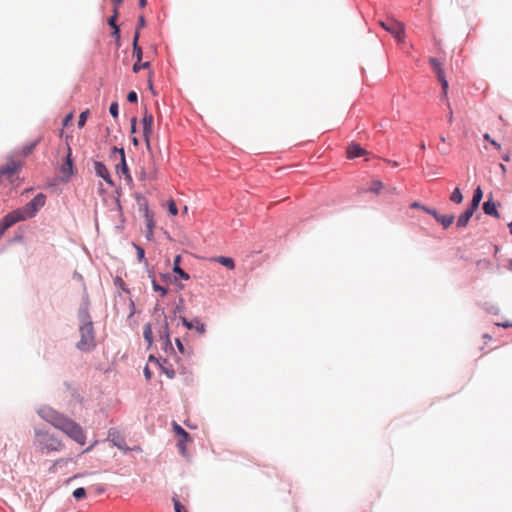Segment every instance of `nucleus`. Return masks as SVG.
Returning a JSON list of instances; mask_svg holds the SVG:
<instances>
[{
  "label": "nucleus",
  "instance_id": "obj_1",
  "mask_svg": "<svg viewBox=\"0 0 512 512\" xmlns=\"http://www.w3.org/2000/svg\"><path fill=\"white\" fill-rule=\"evenodd\" d=\"M38 415L55 428L64 432L68 437L80 445L86 442L83 428L70 418L58 413L51 407H42L37 411Z\"/></svg>",
  "mask_w": 512,
  "mask_h": 512
},
{
  "label": "nucleus",
  "instance_id": "obj_2",
  "mask_svg": "<svg viewBox=\"0 0 512 512\" xmlns=\"http://www.w3.org/2000/svg\"><path fill=\"white\" fill-rule=\"evenodd\" d=\"M80 340L76 347L82 352H90L96 346L93 322L88 307L81 305L78 310Z\"/></svg>",
  "mask_w": 512,
  "mask_h": 512
},
{
  "label": "nucleus",
  "instance_id": "obj_3",
  "mask_svg": "<svg viewBox=\"0 0 512 512\" xmlns=\"http://www.w3.org/2000/svg\"><path fill=\"white\" fill-rule=\"evenodd\" d=\"M480 205V184H478L473 191V196L470 205L459 215L456 226L464 228L469 223V220L478 209Z\"/></svg>",
  "mask_w": 512,
  "mask_h": 512
},
{
  "label": "nucleus",
  "instance_id": "obj_4",
  "mask_svg": "<svg viewBox=\"0 0 512 512\" xmlns=\"http://www.w3.org/2000/svg\"><path fill=\"white\" fill-rule=\"evenodd\" d=\"M35 435L38 438L42 449L47 451L60 450L62 444L60 439L55 434H50L48 431H44L42 429H35Z\"/></svg>",
  "mask_w": 512,
  "mask_h": 512
},
{
  "label": "nucleus",
  "instance_id": "obj_5",
  "mask_svg": "<svg viewBox=\"0 0 512 512\" xmlns=\"http://www.w3.org/2000/svg\"><path fill=\"white\" fill-rule=\"evenodd\" d=\"M45 203L46 195L44 193H38L27 204H25L22 209H19L21 211V216L24 217V220L33 218Z\"/></svg>",
  "mask_w": 512,
  "mask_h": 512
},
{
  "label": "nucleus",
  "instance_id": "obj_6",
  "mask_svg": "<svg viewBox=\"0 0 512 512\" xmlns=\"http://www.w3.org/2000/svg\"><path fill=\"white\" fill-rule=\"evenodd\" d=\"M59 170L62 174L61 181L64 183H68L71 177L77 172L72 159V149L70 146H67V154Z\"/></svg>",
  "mask_w": 512,
  "mask_h": 512
},
{
  "label": "nucleus",
  "instance_id": "obj_7",
  "mask_svg": "<svg viewBox=\"0 0 512 512\" xmlns=\"http://www.w3.org/2000/svg\"><path fill=\"white\" fill-rule=\"evenodd\" d=\"M380 26L393 35L398 41H403L405 27L401 22L395 19H389L386 22L381 21Z\"/></svg>",
  "mask_w": 512,
  "mask_h": 512
},
{
  "label": "nucleus",
  "instance_id": "obj_8",
  "mask_svg": "<svg viewBox=\"0 0 512 512\" xmlns=\"http://www.w3.org/2000/svg\"><path fill=\"white\" fill-rule=\"evenodd\" d=\"M429 63L433 69V71L435 72L440 84H441V87H442V90H443V97L442 98H446L447 96V91H448V87H449V83L445 77V73H444V70L442 69L441 67V64L440 62L438 61L437 58L435 57H430L429 58Z\"/></svg>",
  "mask_w": 512,
  "mask_h": 512
},
{
  "label": "nucleus",
  "instance_id": "obj_9",
  "mask_svg": "<svg viewBox=\"0 0 512 512\" xmlns=\"http://www.w3.org/2000/svg\"><path fill=\"white\" fill-rule=\"evenodd\" d=\"M24 221L20 210H14L6 214L0 221V234H3L17 222Z\"/></svg>",
  "mask_w": 512,
  "mask_h": 512
},
{
  "label": "nucleus",
  "instance_id": "obj_10",
  "mask_svg": "<svg viewBox=\"0 0 512 512\" xmlns=\"http://www.w3.org/2000/svg\"><path fill=\"white\" fill-rule=\"evenodd\" d=\"M179 321L186 329H195L196 332L200 335H203L206 332V325L202 323L198 317H195L192 320H188L184 316H179Z\"/></svg>",
  "mask_w": 512,
  "mask_h": 512
},
{
  "label": "nucleus",
  "instance_id": "obj_11",
  "mask_svg": "<svg viewBox=\"0 0 512 512\" xmlns=\"http://www.w3.org/2000/svg\"><path fill=\"white\" fill-rule=\"evenodd\" d=\"M153 115L145 111L144 116L142 118L143 125V137L146 142L147 149L150 150V136L153 130Z\"/></svg>",
  "mask_w": 512,
  "mask_h": 512
},
{
  "label": "nucleus",
  "instance_id": "obj_12",
  "mask_svg": "<svg viewBox=\"0 0 512 512\" xmlns=\"http://www.w3.org/2000/svg\"><path fill=\"white\" fill-rule=\"evenodd\" d=\"M94 170L97 177L102 178L108 185H115L110 172L102 161H94Z\"/></svg>",
  "mask_w": 512,
  "mask_h": 512
},
{
  "label": "nucleus",
  "instance_id": "obj_13",
  "mask_svg": "<svg viewBox=\"0 0 512 512\" xmlns=\"http://www.w3.org/2000/svg\"><path fill=\"white\" fill-rule=\"evenodd\" d=\"M499 205V203L497 202H494L492 200V194L490 193L489 194V198L487 201H485L483 204H482V211L488 215V216H493V217H496L498 218L499 217V213H498V210H497V206Z\"/></svg>",
  "mask_w": 512,
  "mask_h": 512
},
{
  "label": "nucleus",
  "instance_id": "obj_14",
  "mask_svg": "<svg viewBox=\"0 0 512 512\" xmlns=\"http://www.w3.org/2000/svg\"><path fill=\"white\" fill-rule=\"evenodd\" d=\"M181 260H182V257L180 254H178L174 257L172 271L175 274H177L180 277V279L187 281L190 279V275L187 272H185L182 269V267H180Z\"/></svg>",
  "mask_w": 512,
  "mask_h": 512
},
{
  "label": "nucleus",
  "instance_id": "obj_15",
  "mask_svg": "<svg viewBox=\"0 0 512 512\" xmlns=\"http://www.w3.org/2000/svg\"><path fill=\"white\" fill-rule=\"evenodd\" d=\"M20 164L14 161L7 163L5 166L0 168V176H6L7 178L13 177L19 170Z\"/></svg>",
  "mask_w": 512,
  "mask_h": 512
},
{
  "label": "nucleus",
  "instance_id": "obj_16",
  "mask_svg": "<svg viewBox=\"0 0 512 512\" xmlns=\"http://www.w3.org/2000/svg\"><path fill=\"white\" fill-rule=\"evenodd\" d=\"M366 151L357 143L351 142L347 148V157L354 159L364 155Z\"/></svg>",
  "mask_w": 512,
  "mask_h": 512
},
{
  "label": "nucleus",
  "instance_id": "obj_17",
  "mask_svg": "<svg viewBox=\"0 0 512 512\" xmlns=\"http://www.w3.org/2000/svg\"><path fill=\"white\" fill-rule=\"evenodd\" d=\"M108 438L112 440L113 444L119 448L128 450L129 448L125 445V440L123 437L117 434V432L114 429H110L108 432Z\"/></svg>",
  "mask_w": 512,
  "mask_h": 512
},
{
  "label": "nucleus",
  "instance_id": "obj_18",
  "mask_svg": "<svg viewBox=\"0 0 512 512\" xmlns=\"http://www.w3.org/2000/svg\"><path fill=\"white\" fill-rule=\"evenodd\" d=\"M136 202L138 205L139 212L143 214L144 218L146 215L153 214V212L148 207L147 199L143 195H136Z\"/></svg>",
  "mask_w": 512,
  "mask_h": 512
},
{
  "label": "nucleus",
  "instance_id": "obj_19",
  "mask_svg": "<svg viewBox=\"0 0 512 512\" xmlns=\"http://www.w3.org/2000/svg\"><path fill=\"white\" fill-rule=\"evenodd\" d=\"M139 37H140V33L138 32V29H137V30H135V33L133 36L132 46H133V55L136 57L138 62H140L143 57L142 48L139 46V43H138Z\"/></svg>",
  "mask_w": 512,
  "mask_h": 512
},
{
  "label": "nucleus",
  "instance_id": "obj_20",
  "mask_svg": "<svg viewBox=\"0 0 512 512\" xmlns=\"http://www.w3.org/2000/svg\"><path fill=\"white\" fill-rule=\"evenodd\" d=\"M116 173L120 176H124L128 173H130V169L128 167L126 156H123L122 159H120L119 163L115 166Z\"/></svg>",
  "mask_w": 512,
  "mask_h": 512
},
{
  "label": "nucleus",
  "instance_id": "obj_21",
  "mask_svg": "<svg viewBox=\"0 0 512 512\" xmlns=\"http://www.w3.org/2000/svg\"><path fill=\"white\" fill-rule=\"evenodd\" d=\"M454 219L455 217L453 214H440L436 221L440 223L444 229H447L454 222Z\"/></svg>",
  "mask_w": 512,
  "mask_h": 512
},
{
  "label": "nucleus",
  "instance_id": "obj_22",
  "mask_svg": "<svg viewBox=\"0 0 512 512\" xmlns=\"http://www.w3.org/2000/svg\"><path fill=\"white\" fill-rule=\"evenodd\" d=\"M173 431L181 437L179 440L191 441L190 434L176 422L173 423Z\"/></svg>",
  "mask_w": 512,
  "mask_h": 512
},
{
  "label": "nucleus",
  "instance_id": "obj_23",
  "mask_svg": "<svg viewBox=\"0 0 512 512\" xmlns=\"http://www.w3.org/2000/svg\"><path fill=\"white\" fill-rule=\"evenodd\" d=\"M213 260L220 263L221 265H223L224 267H226L228 269H234V267H235L234 260L231 257L217 256V257H214Z\"/></svg>",
  "mask_w": 512,
  "mask_h": 512
},
{
  "label": "nucleus",
  "instance_id": "obj_24",
  "mask_svg": "<svg viewBox=\"0 0 512 512\" xmlns=\"http://www.w3.org/2000/svg\"><path fill=\"white\" fill-rule=\"evenodd\" d=\"M149 277L151 278L152 288L155 292H159L162 297L166 296L168 293V289L164 286H161L155 279V277L150 273Z\"/></svg>",
  "mask_w": 512,
  "mask_h": 512
},
{
  "label": "nucleus",
  "instance_id": "obj_25",
  "mask_svg": "<svg viewBox=\"0 0 512 512\" xmlns=\"http://www.w3.org/2000/svg\"><path fill=\"white\" fill-rule=\"evenodd\" d=\"M167 363V360L166 359H163V363L160 364V369L161 371L169 378V379H173L176 375L175 373V370L173 369L172 366L170 367H167L165 366L164 364Z\"/></svg>",
  "mask_w": 512,
  "mask_h": 512
},
{
  "label": "nucleus",
  "instance_id": "obj_26",
  "mask_svg": "<svg viewBox=\"0 0 512 512\" xmlns=\"http://www.w3.org/2000/svg\"><path fill=\"white\" fill-rule=\"evenodd\" d=\"M143 337L145 341L148 342L149 345L152 344L153 341V332H152V326L150 323H147L143 328Z\"/></svg>",
  "mask_w": 512,
  "mask_h": 512
},
{
  "label": "nucleus",
  "instance_id": "obj_27",
  "mask_svg": "<svg viewBox=\"0 0 512 512\" xmlns=\"http://www.w3.org/2000/svg\"><path fill=\"white\" fill-rule=\"evenodd\" d=\"M450 201L456 204H460L463 201V194L461 190L457 187L453 190L450 195Z\"/></svg>",
  "mask_w": 512,
  "mask_h": 512
},
{
  "label": "nucleus",
  "instance_id": "obj_28",
  "mask_svg": "<svg viewBox=\"0 0 512 512\" xmlns=\"http://www.w3.org/2000/svg\"><path fill=\"white\" fill-rule=\"evenodd\" d=\"M160 339L162 341L170 340L169 326H168V322H167L166 318L164 320V325H163L162 329L160 330Z\"/></svg>",
  "mask_w": 512,
  "mask_h": 512
},
{
  "label": "nucleus",
  "instance_id": "obj_29",
  "mask_svg": "<svg viewBox=\"0 0 512 512\" xmlns=\"http://www.w3.org/2000/svg\"><path fill=\"white\" fill-rule=\"evenodd\" d=\"M86 489L84 487H78L76 488L72 495L76 500H82L86 497Z\"/></svg>",
  "mask_w": 512,
  "mask_h": 512
},
{
  "label": "nucleus",
  "instance_id": "obj_30",
  "mask_svg": "<svg viewBox=\"0 0 512 512\" xmlns=\"http://www.w3.org/2000/svg\"><path fill=\"white\" fill-rule=\"evenodd\" d=\"M150 67V62L149 61H146V62H136L133 64V67H132V70L134 73H138L141 69H146V68H149Z\"/></svg>",
  "mask_w": 512,
  "mask_h": 512
},
{
  "label": "nucleus",
  "instance_id": "obj_31",
  "mask_svg": "<svg viewBox=\"0 0 512 512\" xmlns=\"http://www.w3.org/2000/svg\"><path fill=\"white\" fill-rule=\"evenodd\" d=\"M133 247L136 249L137 252V260L139 262H142L145 260V250L138 244L132 243Z\"/></svg>",
  "mask_w": 512,
  "mask_h": 512
},
{
  "label": "nucleus",
  "instance_id": "obj_32",
  "mask_svg": "<svg viewBox=\"0 0 512 512\" xmlns=\"http://www.w3.org/2000/svg\"><path fill=\"white\" fill-rule=\"evenodd\" d=\"M117 154H119L120 159H122V158H123V156H125V150H124V148H122V147H120V148H118V147H113V148L111 149V151H110V155H109L110 159H114V158L116 157V155H117Z\"/></svg>",
  "mask_w": 512,
  "mask_h": 512
},
{
  "label": "nucleus",
  "instance_id": "obj_33",
  "mask_svg": "<svg viewBox=\"0 0 512 512\" xmlns=\"http://www.w3.org/2000/svg\"><path fill=\"white\" fill-rule=\"evenodd\" d=\"M89 114H90V112L88 109L80 113L79 119H78V127L79 128H82L85 126Z\"/></svg>",
  "mask_w": 512,
  "mask_h": 512
},
{
  "label": "nucleus",
  "instance_id": "obj_34",
  "mask_svg": "<svg viewBox=\"0 0 512 512\" xmlns=\"http://www.w3.org/2000/svg\"><path fill=\"white\" fill-rule=\"evenodd\" d=\"M172 501H173V505H174V510L175 512H187V510L185 509V507L182 505V503L180 502V500L177 498V496H174L172 498Z\"/></svg>",
  "mask_w": 512,
  "mask_h": 512
},
{
  "label": "nucleus",
  "instance_id": "obj_35",
  "mask_svg": "<svg viewBox=\"0 0 512 512\" xmlns=\"http://www.w3.org/2000/svg\"><path fill=\"white\" fill-rule=\"evenodd\" d=\"M109 112L113 118H117L119 116V104L117 101H113L110 104Z\"/></svg>",
  "mask_w": 512,
  "mask_h": 512
},
{
  "label": "nucleus",
  "instance_id": "obj_36",
  "mask_svg": "<svg viewBox=\"0 0 512 512\" xmlns=\"http://www.w3.org/2000/svg\"><path fill=\"white\" fill-rule=\"evenodd\" d=\"M382 188H383V184H382V182H381V181H379V180H374V181L372 182L371 187L369 188V191L377 194V193H379V192H380V190H381Z\"/></svg>",
  "mask_w": 512,
  "mask_h": 512
},
{
  "label": "nucleus",
  "instance_id": "obj_37",
  "mask_svg": "<svg viewBox=\"0 0 512 512\" xmlns=\"http://www.w3.org/2000/svg\"><path fill=\"white\" fill-rule=\"evenodd\" d=\"M145 222H146L147 230H154V227H155L154 214L146 215Z\"/></svg>",
  "mask_w": 512,
  "mask_h": 512
},
{
  "label": "nucleus",
  "instance_id": "obj_38",
  "mask_svg": "<svg viewBox=\"0 0 512 512\" xmlns=\"http://www.w3.org/2000/svg\"><path fill=\"white\" fill-rule=\"evenodd\" d=\"M117 18H118V9H117V7H115L113 10V15L110 16L107 20V24L110 27H114L115 25H117Z\"/></svg>",
  "mask_w": 512,
  "mask_h": 512
},
{
  "label": "nucleus",
  "instance_id": "obj_39",
  "mask_svg": "<svg viewBox=\"0 0 512 512\" xmlns=\"http://www.w3.org/2000/svg\"><path fill=\"white\" fill-rule=\"evenodd\" d=\"M162 350H164L165 353H174V348L171 339L162 341Z\"/></svg>",
  "mask_w": 512,
  "mask_h": 512
},
{
  "label": "nucleus",
  "instance_id": "obj_40",
  "mask_svg": "<svg viewBox=\"0 0 512 512\" xmlns=\"http://www.w3.org/2000/svg\"><path fill=\"white\" fill-rule=\"evenodd\" d=\"M168 212H169L171 215H173V216H175V215H177V214H178V208H177V205H176L175 201H174V200H172V199L168 201Z\"/></svg>",
  "mask_w": 512,
  "mask_h": 512
},
{
  "label": "nucleus",
  "instance_id": "obj_41",
  "mask_svg": "<svg viewBox=\"0 0 512 512\" xmlns=\"http://www.w3.org/2000/svg\"><path fill=\"white\" fill-rule=\"evenodd\" d=\"M112 29V36L115 38V41L117 43V45L119 46L120 45V39H121V36H120V28L118 25H115L114 27H111Z\"/></svg>",
  "mask_w": 512,
  "mask_h": 512
},
{
  "label": "nucleus",
  "instance_id": "obj_42",
  "mask_svg": "<svg viewBox=\"0 0 512 512\" xmlns=\"http://www.w3.org/2000/svg\"><path fill=\"white\" fill-rule=\"evenodd\" d=\"M127 101L130 103H137L138 94L133 90L129 91L127 94Z\"/></svg>",
  "mask_w": 512,
  "mask_h": 512
},
{
  "label": "nucleus",
  "instance_id": "obj_43",
  "mask_svg": "<svg viewBox=\"0 0 512 512\" xmlns=\"http://www.w3.org/2000/svg\"><path fill=\"white\" fill-rule=\"evenodd\" d=\"M482 138L486 141H489L496 149H500V144L498 142H496L495 140L491 139L490 137V134L488 133H485V134H482Z\"/></svg>",
  "mask_w": 512,
  "mask_h": 512
},
{
  "label": "nucleus",
  "instance_id": "obj_44",
  "mask_svg": "<svg viewBox=\"0 0 512 512\" xmlns=\"http://www.w3.org/2000/svg\"><path fill=\"white\" fill-rule=\"evenodd\" d=\"M188 441H185V440H178L177 442V447L179 449V452L182 454V455H185L186 453V443Z\"/></svg>",
  "mask_w": 512,
  "mask_h": 512
},
{
  "label": "nucleus",
  "instance_id": "obj_45",
  "mask_svg": "<svg viewBox=\"0 0 512 512\" xmlns=\"http://www.w3.org/2000/svg\"><path fill=\"white\" fill-rule=\"evenodd\" d=\"M175 344L181 354H186V348L184 347L183 343L181 342V340L179 338L175 339Z\"/></svg>",
  "mask_w": 512,
  "mask_h": 512
},
{
  "label": "nucleus",
  "instance_id": "obj_46",
  "mask_svg": "<svg viewBox=\"0 0 512 512\" xmlns=\"http://www.w3.org/2000/svg\"><path fill=\"white\" fill-rule=\"evenodd\" d=\"M145 26H146V20L143 15H140L138 18L136 30L138 29V32L140 33V29L144 28Z\"/></svg>",
  "mask_w": 512,
  "mask_h": 512
},
{
  "label": "nucleus",
  "instance_id": "obj_47",
  "mask_svg": "<svg viewBox=\"0 0 512 512\" xmlns=\"http://www.w3.org/2000/svg\"><path fill=\"white\" fill-rule=\"evenodd\" d=\"M36 144H37V142H33L30 145L26 146L23 151L24 154L27 155V154L31 153L33 151V149L35 148Z\"/></svg>",
  "mask_w": 512,
  "mask_h": 512
},
{
  "label": "nucleus",
  "instance_id": "obj_48",
  "mask_svg": "<svg viewBox=\"0 0 512 512\" xmlns=\"http://www.w3.org/2000/svg\"><path fill=\"white\" fill-rule=\"evenodd\" d=\"M183 302H184L183 298H182V297H180V298H179V304H178V305H176V307H175V309H174V313L182 312V311H183V309H184V307H183Z\"/></svg>",
  "mask_w": 512,
  "mask_h": 512
},
{
  "label": "nucleus",
  "instance_id": "obj_49",
  "mask_svg": "<svg viewBox=\"0 0 512 512\" xmlns=\"http://www.w3.org/2000/svg\"><path fill=\"white\" fill-rule=\"evenodd\" d=\"M136 125H137V118L136 117H133L131 119V127H130V132L132 134H134L136 132Z\"/></svg>",
  "mask_w": 512,
  "mask_h": 512
},
{
  "label": "nucleus",
  "instance_id": "obj_50",
  "mask_svg": "<svg viewBox=\"0 0 512 512\" xmlns=\"http://www.w3.org/2000/svg\"><path fill=\"white\" fill-rule=\"evenodd\" d=\"M72 117H73V114H72V113L67 114V115L63 118V120H62V124H63V126H67V125H68V123L72 120Z\"/></svg>",
  "mask_w": 512,
  "mask_h": 512
},
{
  "label": "nucleus",
  "instance_id": "obj_51",
  "mask_svg": "<svg viewBox=\"0 0 512 512\" xmlns=\"http://www.w3.org/2000/svg\"><path fill=\"white\" fill-rule=\"evenodd\" d=\"M143 373L147 380H150L152 378V372L150 371L148 365L145 366Z\"/></svg>",
  "mask_w": 512,
  "mask_h": 512
},
{
  "label": "nucleus",
  "instance_id": "obj_52",
  "mask_svg": "<svg viewBox=\"0 0 512 512\" xmlns=\"http://www.w3.org/2000/svg\"><path fill=\"white\" fill-rule=\"evenodd\" d=\"M148 361L149 362H154L155 364H157L158 366H160L161 362H160V359L157 358L155 355L151 354L149 355L148 357Z\"/></svg>",
  "mask_w": 512,
  "mask_h": 512
},
{
  "label": "nucleus",
  "instance_id": "obj_53",
  "mask_svg": "<svg viewBox=\"0 0 512 512\" xmlns=\"http://www.w3.org/2000/svg\"><path fill=\"white\" fill-rule=\"evenodd\" d=\"M428 214L431 215L435 220L438 219L439 217V213L438 211L435 209V208H431L429 211H428Z\"/></svg>",
  "mask_w": 512,
  "mask_h": 512
},
{
  "label": "nucleus",
  "instance_id": "obj_54",
  "mask_svg": "<svg viewBox=\"0 0 512 512\" xmlns=\"http://www.w3.org/2000/svg\"><path fill=\"white\" fill-rule=\"evenodd\" d=\"M145 237L148 241H151L154 237V230H147L146 229V233H145Z\"/></svg>",
  "mask_w": 512,
  "mask_h": 512
},
{
  "label": "nucleus",
  "instance_id": "obj_55",
  "mask_svg": "<svg viewBox=\"0 0 512 512\" xmlns=\"http://www.w3.org/2000/svg\"><path fill=\"white\" fill-rule=\"evenodd\" d=\"M124 179L128 185H131L133 183V179L130 173L124 175Z\"/></svg>",
  "mask_w": 512,
  "mask_h": 512
},
{
  "label": "nucleus",
  "instance_id": "obj_56",
  "mask_svg": "<svg viewBox=\"0 0 512 512\" xmlns=\"http://www.w3.org/2000/svg\"><path fill=\"white\" fill-rule=\"evenodd\" d=\"M422 205H423V204H421L420 202H418V201H414V202L410 205V207H411V208H413V209H421Z\"/></svg>",
  "mask_w": 512,
  "mask_h": 512
},
{
  "label": "nucleus",
  "instance_id": "obj_57",
  "mask_svg": "<svg viewBox=\"0 0 512 512\" xmlns=\"http://www.w3.org/2000/svg\"><path fill=\"white\" fill-rule=\"evenodd\" d=\"M161 278L164 282H168L169 280H171L172 276L169 273H165V274H161Z\"/></svg>",
  "mask_w": 512,
  "mask_h": 512
},
{
  "label": "nucleus",
  "instance_id": "obj_58",
  "mask_svg": "<svg viewBox=\"0 0 512 512\" xmlns=\"http://www.w3.org/2000/svg\"><path fill=\"white\" fill-rule=\"evenodd\" d=\"M23 240L22 234H17L13 237L12 242H21Z\"/></svg>",
  "mask_w": 512,
  "mask_h": 512
},
{
  "label": "nucleus",
  "instance_id": "obj_59",
  "mask_svg": "<svg viewBox=\"0 0 512 512\" xmlns=\"http://www.w3.org/2000/svg\"><path fill=\"white\" fill-rule=\"evenodd\" d=\"M154 312H161V314H164V309L160 308L159 305H156L155 308H154Z\"/></svg>",
  "mask_w": 512,
  "mask_h": 512
},
{
  "label": "nucleus",
  "instance_id": "obj_60",
  "mask_svg": "<svg viewBox=\"0 0 512 512\" xmlns=\"http://www.w3.org/2000/svg\"><path fill=\"white\" fill-rule=\"evenodd\" d=\"M438 150L441 154H446L448 152V150L444 146L438 147Z\"/></svg>",
  "mask_w": 512,
  "mask_h": 512
},
{
  "label": "nucleus",
  "instance_id": "obj_61",
  "mask_svg": "<svg viewBox=\"0 0 512 512\" xmlns=\"http://www.w3.org/2000/svg\"><path fill=\"white\" fill-rule=\"evenodd\" d=\"M147 5V0H139V6L144 8Z\"/></svg>",
  "mask_w": 512,
  "mask_h": 512
},
{
  "label": "nucleus",
  "instance_id": "obj_62",
  "mask_svg": "<svg viewBox=\"0 0 512 512\" xmlns=\"http://www.w3.org/2000/svg\"><path fill=\"white\" fill-rule=\"evenodd\" d=\"M132 143H133V145H134V146H138V145H139V140H138V138H137V137H133V138H132Z\"/></svg>",
  "mask_w": 512,
  "mask_h": 512
},
{
  "label": "nucleus",
  "instance_id": "obj_63",
  "mask_svg": "<svg viewBox=\"0 0 512 512\" xmlns=\"http://www.w3.org/2000/svg\"><path fill=\"white\" fill-rule=\"evenodd\" d=\"M431 209V207L422 205L421 210L428 214V211Z\"/></svg>",
  "mask_w": 512,
  "mask_h": 512
},
{
  "label": "nucleus",
  "instance_id": "obj_64",
  "mask_svg": "<svg viewBox=\"0 0 512 512\" xmlns=\"http://www.w3.org/2000/svg\"><path fill=\"white\" fill-rule=\"evenodd\" d=\"M500 326L504 327V328H507V327H512V324L509 323V322H505V323H502V324H499Z\"/></svg>",
  "mask_w": 512,
  "mask_h": 512
}]
</instances>
